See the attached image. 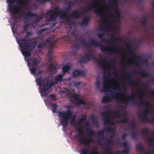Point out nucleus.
Listing matches in <instances>:
<instances>
[{"instance_id": "338daca9", "label": "nucleus", "mask_w": 154, "mask_h": 154, "mask_svg": "<svg viewBox=\"0 0 154 154\" xmlns=\"http://www.w3.org/2000/svg\"><path fill=\"white\" fill-rule=\"evenodd\" d=\"M86 105L89 106H91L92 105V103L91 102L89 101H87L86 102H85V104Z\"/></svg>"}, {"instance_id": "72a5a7b5", "label": "nucleus", "mask_w": 154, "mask_h": 154, "mask_svg": "<svg viewBox=\"0 0 154 154\" xmlns=\"http://www.w3.org/2000/svg\"><path fill=\"white\" fill-rule=\"evenodd\" d=\"M103 92H106L109 91L110 88L109 87H108L107 84L104 82L103 86Z\"/></svg>"}, {"instance_id": "a211bd4d", "label": "nucleus", "mask_w": 154, "mask_h": 154, "mask_svg": "<svg viewBox=\"0 0 154 154\" xmlns=\"http://www.w3.org/2000/svg\"><path fill=\"white\" fill-rule=\"evenodd\" d=\"M138 73L143 77H150V81L152 82H154V79L151 76L150 74L146 71H140Z\"/></svg>"}, {"instance_id": "864d4df0", "label": "nucleus", "mask_w": 154, "mask_h": 154, "mask_svg": "<svg viewBox=\"0 0 154 154\" xmlns=\"http://www.w3.org/2000/svg\"><path fill=\"white\" fill-rule=\"evenodd\" d=\"M101 113L102 116L104 118L106 117L108 115H109V114H107L106 112H102Z\"/></svg>"}, {"instance_id": "5fc2aeb1", "label": "nucleus", "mask_w": 154, "mask_h": 154, "mask_svg": "<svg viewBox=\"0 0 154 154\" xmlns=\"http://www.w3.org/2000/svg\"><path fill=\"white\" fill-rule=\"evenodd\" d=\"M80 75L83 77H84L85 75V72L84 71H81L79 70Z\"/></svg>"}, {"instance_id": "052dcab7", "label": "nucleus", "mask_w": 154, "mask_h": 154, "mask_svg": "<svg viewBox=\"0 0 154 154\" xmlns=\"http://www.w3.org/2000/svg\"><path fill=\"white\" fill-rule=\"evenodd\" d=\"M30 72L32 74L34 75L35 72L36 70L34 67H32L30 69Z\"/></svg>"}, {"instance_id": "412c9836", "label": "nucleus", "mask_w": 154, "mask_h": 154, "mask_svg": "<svg viewBox=\"0 0 154 154\" xmlns=\"http://www.w3.org/2000/svg\"><path fill=\"white\" fill-rule=\"evenodd\" d=\"M69 11V8H66L64 10H60V17L63 18L66 17Z\"/></svg>"}, {"instance_id": "4be33fe9", "label": "nucleus", "mask_w": 154, "mask_h": 154, "mask_svg": "<svg viewBox=\"0 0 154 154\" xmlns=\"http://www.w3.org/2000/svg\"><path fill=\"white\" fill-rule=\"evenodd\" d=\"M49 90L45 86H44L40 92L41 96L42 97L45 96L49 92Z\"/></svg>"}, {"instance_id": "58836bf2", "label": "nucleus", "mask_w": 154, "mask_h": 154, "mask_svg": "<svg viewBox=\"0 0 154 154\" xmlns=\"http://www.w3.org/2000/svg\"><path fill=\"white\" fill-rule=\"evenodd\" d=\"M70 67L68 65L63 66L62 68L63 72L66 73L67 72L69 69Z\"/></svg>"}, {"instance_id": "7c9ffc66", "label": "nucleus", "mask_w": 154, "mask_h": 154, "mask_svg": "<svg viewBox=\"0 0 154 154\" xmlns=\"http://www.w3.org/2000/svg\"><path fill=\"white\" fill-rule=\"evenodd\" d=\"M116 39V38L114 37V35H113V36L112 37L110 38L106 39L105 38H103L102 39V41L104 42H105L108 43H109L110 42L112 43L113 42H114Z\"/></svg>"}, {"instance_id": "37998d69", "label": "nucleus", "mask_w": 154, "mask_h": 154, "mask_svg": "<svg viewBox=\"0 0 154 154\" xmlns=\"http://www.w3.org/2000/svg\"><path fill=\"white\" fill-rule=\"evenodd\" d=\"M143 19L141 21V24L142 25H144L147 22V18L146 16L144 15L143 17Z\"/></svg>"}, {"instance_id": "423d86ee", "label": "nucleus", "mask_w": 154, "mask_h": 154, "mask_svg": "<svg viewBox=\"0 0 154 154\" xmlns=\"http://www.w3.org/2000/svg\"><path fill=\"white\" fill-rule=\"evenodd\" d=\"M88 135V137H91V136H94L97 134L99 136H100L101 137L99 139L98 141H100L101 140L103 139L104 137V134L105 131H108L110 132H113V134H115V130L113 129L111 127H107L104 128L102 131H99L95 133L93 131L91 130V129H89L86 131Z\"/></svg>"}, {"instance_id": "4c0bfd02", "label": "nucleus", "mask_w": 154, "mask_h": 154, "mask_svg": "<svg viewBox=\"0 0 154 154\" xmlns=\"http://www.w3.org/2000/svg\"><path fill=\"white\" fill-rule=\"evenodd\" d=\"M153 134L154 135L152 136V137L149 139L148 140L149 144V146H153L154 145L153 142L154 141V140H153V139L154 138V132H153Z\"/></svg>"}, {"instance_id": "0eeeda50", "label": "nucleus", "mask_w": 154, "mask_h": 154, "mask_svg": "<svg viewBox=\"0 0 154 154\" xmlns=\"http://www.w3.org/2000/svg\"><path fill=\"white\" fill-rule=\"evenodd\" d=\"M124 43L126 46L127 49L131 57L134 58L136 60L133 62V64L138 67L140 66L141 62L139 60H142L141 57L139 56H136L134 54V51L133 49L131 48V46L130 43L125 42Z\"/></svg>"}, {"instance_id": "6ab92c4d", "label": "nucleus", "mask_w": 154, "mask_h": 154, "mask_svg": "<svg viewBox=\"0 0 154 154\" xmlns=\"http://www.w3.org/2000/svg\"><path fill=\"white\" fill-rule=\"evenodd\" d=\"M45 81V77L43 75H41L39 78H37L36 80V82L38 85L40 86L43 85Z\"/></svg>"}, {"instance_id": "bf43d9fd", "label": "nucleus", "mask_w": 154, "mask_h": 154, "mask_svg": "<svg viewBox=\"0 0 154 154\" xmlns=\"http://www.w3.org/2000/svg\"><path fill=\"white\" fill-rule=\"evenodd\" d=\"M60 10L59 8L56 7L54 10V12H56L58 14V13H60Z\"/></svg>"}, {"instance_id": "774afa93", "label": "nucleus", "mask_w": 154, "mask_h": 154, "mask_svg": "<svg viewBox=\"0 0 154 154\" xmlns=\"http://www.w3.org/2000/svg\"><path fill=\"white\" fill-rule=\"evenodd\" d=\"M109 1L111 4H114L115 5L117 3V0H110Z\"/></svg>"}, {"instance_id": "cd10ccee", "label": "nucleus", "mask_w": 154, "mask_h": 154, "mask_svg": "<svg viewBox=\"0 0 154 154\" xmlns=\"http://www.w3.org/2000/svg\"><path fill=\"white\" fill-rule=\"evenodd\" d=\"M115 13L113 14L114 16L116 17L117 20H119L121 18V15L119 10L118 8H116L115 9Z\"/></svg>"}, {"instance_id": "f3484780", "label": "nucleus", "mask_w": 154, "mask_h": 154, "mask_svg": "<svg viewBox=\"0 0 154 154\" xmlns=\"http://www.w3.org/2000/svg\"><path fill=\"white\" fill-rule=\"evenodd\" d=\"M57 16V14L56 12H52L51 10L49 11L46 13V17L49 21L55 20Z\"/></svg>"}, {"instance_id": "8fccbe9b", "label": "nucleus", "mask_w": 154, "mask_h": 154, "mask_svg": "<svg viewBox=\"0 0 154 154\" xmlns=\"http://www.w3.org/2000/svg\"><path fill=\"white\" fill-rule=\"evenodd\" d=\"M100 88V83L99 81H97L95 85V88L96 90L99 89Z\"/></svg>"}, {"instance_id": "473e14b6", "label": "nucleus", "mask_w": 154, "mask_h": 154, "mask_svg": "<svg viewBox=\"0 0 154 154\" xmlns=\"http://www.w3.org/2000/svg\"><path fill=\"white\" fill-rule=\"evenodd\" d=\"M145 105L146 106L145 109L147 110L149 113H151L152 112V106L150 105V104L148 101H146L145 103Z\"/></svg>"}, {"instance_id": "f257e3e1", "label": "nucleus", "mask_w": 154, "mask_h": 154, "mask_svg": "<svg viewBox=\"0 0 154 154\" xmlns=\"http://www.w3.org/2000/svg\"><path fill=\"white\" fill-rule=\"evenodd\" d=\"M36 39L37 38H29L27 39L25 38L18 40L22 54L25 57H29L31 56V51L32 49L35 47L37 43Z\"/></svg>"}, {"instance_id": "6e6552de", "label": "nucleus", "mask_w": 154, "mask_h": 154, "mask_svg": "<svg viewBox=\"0 0 154 154\" xmlns=\"http://www.w3.org/2000/svg\"><path fill=\"white\" fill-rule=\"evenodd\" d=\"M29 0H24L22 1L21 0H18V2L20 3V5H23L24 4H27L28 3ZM15 0H7V2L8 5V11L11 12V14L13 16L17 14V11L16 8H20V6H17L14 7L12 4L14 2Z\"/></svg>"}, {"instance_id": "13d9d810", "label": "nucleus", "mask_w": 154, "mask_h": 154, "mask_svg": "<svg viewBox=\"0 0 154 154\" xmlns=\"http://www.w3.org/2000/svg\"><path fill=\"white\" fill-rule=\"evenodd\" d=\"M131 135L133 139L135 140L137 139V136L134 133L132 132L131 133Z\"/></svg>"}, {"instance_id": "e2e57ef3", "label": "nucleus", "mask_w": 154, "mask_h": 154, "mask_svg": "<svg viewBox=\"0 0 154 154\" xmlns=\"http://www.w3.org/2000/svg\"><path fill=\"white\" fill-rule=\"evenodd\" d=\"M76 122L74 120H71L70 124L72 126H74L76 125Z\"/></svg>"}, {"instance_id": "c85d7f7f", "label": "nucleus", "mask_w": 154, "mask_h": 154, "mask_svg": "<svg viewBox=\"0 0 154 154\" xmlns=\"http://www.w3.org/2000/svg\"><path fill=\"white\" fill-rule=\"evenodd\" d=\"M110 100L111 99L109 97V95L107 94L103 97L102 102V103H107L109 102Z\"/></svg>"}, {"instance_id": "2f4dec72", "label": "nucleus", "mask_w": 154, "mask_h": 154, "mask_svg": "<svg viewBox=\"0 0 154 154\" xmlns=\"http://www.w3.org/2000/svg\"><path fill=\"white\" fill-rule=\"evenodd\" d=\"M87 116L85 114L84 116L83 115L82 116V118L79 119V122H78V124L79 126L81 125L82 124L83 122H84L86 119Z\"/></svg>"}, {"instance_id": "0e129e2a", "label": "nucleus", "mask_w": 154, "mask_h": 154, "mask_svg": "<svg viewBox=\"0 0 154 154\" xmlns=\"http://www.w3.org/2000/svg\"><path fill=\"white\" fill-rule=\"evenodd\" d=\"M122 144L125 148L128 146V142H124Z\"/></svg>"}, {"instance_id": "c9c22d12", "label": "nucleus", "mask_w": 154, "mask_h": 154, "mask_svg": "<svg viewBox=\"0 0 154 154\" xmlns=\"http://www.w3.org/2000/svg\"><path fill=\"white\" fill-rule=\"evenodd\" d=\"M55 83L53 81H51V82H47L46 85L45 86V87L48 89L50 90V88L51 86L54 85L55 84Z\"/></svg>"}, {"instance_id": "1a4fd4ad", "label": "nucleus", "mask_w": 154, "mask_h": 154, "mask_svg": "<svg viewBox=\"0 0 154 154\" xmlns=\"http://www.w3.org/2000/svg\"><path fill=\"white\" fill-rule=\"evenodd\" d=\"M19 9L18 12L20 13V15L23 19L25 20H27L29 19H30L32 17H37L40 21L43 18V17L41 15L38 16L36 14L33 13L30 11H27L25 12L24 10H21L20 9L17 8Z\"/></svg>"}, {"instance_id": "7ed1b4c3", "label": "nucleus", "mask_w": 154, "mask_h": 154, "mask_svg": "<svg viewBox=\"0 0 154 154\" xmlns=\"http://www.w3.org/2000/svg\"><path fill=\"white\" fill-rule=\"evenodd\" d=\"M58 113V116L61 119L60 124L63 128L67 126L69 119L75 120L76 116L72 115V112L70 109H68L65 112L59 111Z\"/></svg>"}, {"instance_id": "49530a36", "label": "nucleus", "mask_w": 154, "mask_h": 154, "mask_svg": "<svg viewBox=\"0 0 154 154\" xmlns=\"http://www.w3.org/2000/svg\"><path fill=\"white\" fill-rule=\"evenodd\" d=\"M85 128L86 131H88V130L91 129L90 127V124L89 121H87L85 122Z\"/></svg>"}, {"instance_id": "3c124183", "label": "nucleus", "mask_w": 154, "mask_h": 154, "mask_svg": "<svg viewBox=\"0 0 154 154\" xmlns=\"http://www.w3.org/2000/svg\"><path fill=\"white\" fill-rule=\"evenodd\" d=\"M136 124L135 122H131L130 124V127L131 129H133L135 128Z\"/></svg>"}, {"instance_id": "b1692460", "label": "nucleus", "mask_w": 154, "mask_h": 154, "mask_svg": "<svg viewBox=\"0 0 154 154\" xmlns=\"http://www.w3.org/2000/svg\"><path fill=\"white\" fill-rule=\"evenodd\" d=\"M71 16L74 19H78L79 18L80 14L79 12L75 10L72 11Z\"/></svg>"}, {"instance_id": "9d476101", "label": "nucleus", "mask_w": 154, "mask_h": 154, "mask_svg": "<svg viewBox=\"0 0 154 154\" xmlns=\"http://www.w3.org/2000/svg\"><path fill=\"white\" fill-rule=\"evenodd\" d=\"M79 137V138L78 140L80 142L81 144H85L86 146L88 147H90V146L88 145V144L94 141V140L91 137H88L87 140H84L85 138L83 137V131L82 128H80L78 131Z\"/></svg>"}, {"instance_id": "a19ab883", "label": "nucleus", "mask_w": 154, "mask_h": 154, "mask_svg": "<svg viewBox=\"0 0 154 154\" xmlns=\"http://www.w3.org/2000/svg\"><path fill=\"white\" fill-rule=\"evenodd\" d=\"M137 149L140 151H142L143 150V148L140 144H137L136 145Z\"/></svg>"}, {"instance_id": "a878e982", "label": "nucleus", "mask_w": 154, "mask_h": 154, "mask_svg": "<svg viewBox=\"0 0 154 154\" xmlns=\"http://www.w3.org/2000/svg\"><path fill=\"white\" fill-rule=\"evenodd\" d=\"M63 75L62 74L57 75L55 77V84H57L59 82L63 81Z\"/></svg>"}, {"instance_id": "4468645a", "label": "nucleus", "mask_w": 154, "mask_h": 154, "mask_svg": "<svg viewBox=\"0 0 154 154\" xmlns=\"http://www.w3.org/2000/svg\"><path fill=\"white\" fill-rule=\"evenodd\" d=\"M124 74L126 75L125 77V78L127 79V80L128 84L130 86L133 87L134 86L137 85L140 81V79H138L134 80H131V76L130 74L127 73L126 70L124 71Z\"/></svg>"}, {"instance_id": "2eb2a0df", "label": "nucleus", "mask_w": 154, "mask_h": 154, "mask_svg": "<svg viewBox=\"0 0 154 154\" xmlns=\"http://www.w3.org/2000/svg\"><path fill=\"white\" fill-rule=\"evenodd\" d=\"M144 93L143 91H141L139 94V96L140 97V99L139 102H136L135 101H133L131 103L132 106L137 105L138 106H141L143 105H145L146 102H145L142 98L144 97Z\"/></svg>"}, {"instance_id": "5701e85b", "label": "nucleus", "mask_w": 154, "mask_h": 154, "mask_svg": "<svg viewBox=\"0 0 154 154\" xmlns=\"http://www.w3.org/2000/svg\"><path fill=\"white\" fill-rule=\"evenodd\" d=\"M76 42H78V41H80L81 44L85 47L87 48L90 46L89 44H88L86 43V40L85 39L81 40L79 38H78L77 37H76Z\"/></svg>"}, {"instance_id": "de8ad7c7", "label": "nucleus", "mask_w": 154, "mask_h": 154, "mask_svg": "<svg viewBox=\"0 0 154 154\" xmlns=\"http://www.w3.org/2000/svg\"><path fill=\"white\" fill-rule=\"evenodd\" d=\"M88 61V60H87L85 56L84 57L81 58L80 60V62L82 63H85Z\"/></svg>"}, {"instance_id": "393cba45", "label": "nucleus", "mask_w": 154, "mask_h": 154, "mask_svg": "<svg viewBox=\"0 0 154 154\" xmlns=\"http://www.w3.org/2000/svg\"><path fill=\"white\" fill-rule=\"evenodd\" d=\"M90 20V18L89 17H85L83 19L82 22L80 23V25L81 26L83 25L86 26Z\"/></svg>"}, {"instance_id": "6e6d98bb", "label": "nucleus", "mask_w": 154, "mask_h": 154, "mask_svg": "<svg viewBox=\"0 0 154 154\" xmlns=\"http://www.w3.org/2000/svg\"><path fill=\"white\" fill-rule=\"evenodd\" d=\"M92 122L93 124L94 125H96V127H98L99 126V123L97 122V121L96 120H95L94 121H92Z\"/></svg>"}, {"instance_id": "a18cd8bd", "label": "nucleus", "mask_w": 154, "mask_h": 154, "mask_svg": "<svg viewBox=\"0 0 154 154\" xmlns=\"http://www.w3.org/2000/svg\"><path fill=\"white\" fill-rule=\"evenodd\" d=\"M46 45V44L45 42H41L37 46V48H42L44 47Z\"/></svg>"}, {"instance_id": "39448f33", "label": "nucleus", "mask_w": 154, "mask_h": 154, "mask_svg": "<svg viewBox=\"0 0 154 154\" xmlns=\"http://www.w3.org/2000/svg\"><path fill=\"white\" fill-rule=\"evenodd\" d=\"M98 4V2L95 0L92 3L89 4L88 6L83 8L82 11L79 12L82 14H84L88 12L90 10H94V12L96 15L98 16H101L103 12L97 9V6Z\"/></svg>"}, {"instance_id": "ddd939ff", "label": "nucleus", "mask_w": 154, "mask_h": 154, "mask_svg": "<svg viewBox=\"0 0 154 154\" xmlns=\"http://www.w3.org/2000/svg\"><path fill=\"white\" fill-rule=\"evenodd\" d=\"M48 57L50 60V63L49 65V69L50 70V72L52 74H55L57 72V69L56 66H54L52 62L51 61L53 59V53L52 49H49L48 51Z\"/></svg>"}, {"instance_id": "680f3d73", "label": "nucleus", "mask_w": 154, "mask_h": 154, "mask_svg": "<svg viewBox=\"0 0 154 154\" xmlns=\"http://www.w3.org/2000/svg\"><path fill=\"white\" fill-rule=\"evenodd\" d=\"M150 113H149V112L147 110H146V109H145V110L143 112V113H142V114H143V115L144 116H148V114Z\"/></svg>"}, {"instance_id": "ea45409f", "label": "nucleus", "mask_w": 154, "mask_h": 154, "mask_svg": "<svg viewBox=\"0 0 154 154\" xmlns=\"http://www.w3.org/2000/svg\"><path fill=\"white\" fill-rule=\"evenodd\" d=\"M79 70H74L72 72V74L74 77H76L80 75Z\"/></svg>"}, {"instance_id": "f8f14e48", "label": "nucleus", "mask_w": 154, "mask_h": 154, "mask_svg": "<svg viewBox=\"0 0 154 154\" xmlns=\"http://www.w3.org/2000/svg\"><path fill=\"white\" fill-rule=\"evenodd\" d=\"M68 97L70 99V100L74 101H77L76 105H79L81 104L85 105V102L83 100L82 98H79V96L76 94H73L70 93H69L66 94Z\"/></svg>"}, {"instance_id": "f03ea898", "label": "nucleus", "mask_w": 154, "mask_h": 154, "mask_svg": "<svg viewBox=\"0 0 154 154\" xmlns=\"http://www.w3.org/2000/svg\"><path fill=\"white\" fill-rule=\"evenodd\" d=\"M111 95L116 100H119V103H124L126 106L129 103V100H134L136 99L135 94L134 93H132L130 95H127L126 94H121L115 93L112 94Z\"/></svg>"}, {"instance_id": "e433bc0d", "label": "nucleus", "mask_w": 154, "mask_h": 154, "mask_svg": "<svg viewBox=\"0 0 154 154\" xmlns=\"http://www.w3.org/2000/svg\"><path fill=\"white\" fill-rule=\"evenodd\" d=\"M122 119V120H121L120 121L119 123L121 124L127 123L128 122V119L127 117H123L122 116V117H120Z\"/></svg>"}, {"instance_id": "09e8293b", "label": "nucleus", "mask_w": 154, "mask_h": 154, "mask_svg": "<svg viewBox=\"0 0 154 154\" xmlns=\"http://www.w3.org/2000/svg\"><path fill=\"white\" fill-rule=\"evenodd\" d=\"M103 78L107 82H108L109 80L111 79V78L110 77V75L109 74L107 75H104Z\"/></svg>"}, {"instance_id": "c03bdc74", "label": "nucleus", "mask_w": 154, "mask_h": 154, "mask_svg": "<svg viewBox=\"0 0 154 154\" xmlns=\"http://www.w3.org/2000/svg\"><path fill=\"white\" fill-rule=\"evenodd\" d=\"M120 111L119 110H116L113 112V114L117 116L119 118H120L122 117V115L120 114Z\"/></svg>"}, {"instance_id": "c756f323", "label": "nucleus", "mask_w": 154, "mask_h": 154, "mask_svg": "<svg viewBox=\"0 0 154 154\" xmlns=\"http://www.w3.org/2000/svg\"><path fill=\"white\" fill-rule=\"evenodd\" d=\"M148 129L146 128L143 129L141 131V134L142 136L145 137V139H147V136H148L147 133L149 132Z\"/></svg>"}, {"instance_id": "aec40b11", "label": "nucleus", "mask_w": 154, "mask_h": 154, "mask_svg": "<svg viewBox=\"0 0 154 154\" xmlns=\"http://www.w3.org/2000/svg\"><path fill=\"white\" fill-rule=\"evenodd\" d=\"M111 119L112 118L110 115H108L105 118L103 124L106 125H114L115 124L114 122L110 120V119Z\"/></svg>"}, {"instance_id": "9b49d317", "label": "nucleus", "mask_w": 154, "mask_h": 154, "mask_svg": "<svg viewBox=\"0 0 154 154\" xmlns=\"http://www.w3.org/2000/svg\"><path fill=\"white\" fill-rule=\"evenodd\" d=\"M85 56L87 60L90 61L91 59H94L96 60L98 62L99 64L101 66L102 68L105 70L106 68V65L109 64L108 62H106L104 63L103 62L105 61V59L102 60H99L95 58L94 55L93 53H87L85 54Z\"/></svg>"}, {"instance_id": "f704fd0d", "label": "nucleus", "mask_w": 154, "mask_h": 154, "mask_svg": "<svg viewBox=\"0 0 154 154\" xmlns=\"http://www.w3.org/2000/svg\"><path fill=\"white\" fill-rule=\"evenodd\" d=\"M51 110L53 112H57L56 109L57 106L56 103H53L51 105Z\"/></svg>"}, {"instance_id": "603ef678", "label": "nucleus", "mask_w": 154, "mask_h": 154, "mask_svg": "<svg viewBox=\"0 0 154 154\" xmlns=\"http://www.w3.org/2000/svg\"><path fill=\"white\" fill-rule=\"evenodd\" d=\"M110 144H108L106 142L104 143L103 145H102V147H106L107 148V149H109V146Z\"/></svg>"}, {"instance_id": "bb28decb", "label": "nucleus", "mask_w": 154, "mask_h": 154, "mask_svg": "<svg viewBox=\"0 0 154 154\" xmlns=\"http://www.w3.org/2000/svg\"><path fill=\"white\" fill-rule=\"evenodd\" d=\"M139 116L142 118V121L143 122H146L150 123V120L148 119L147 118L148 116H145L143 115L142 113H140L139 114Z\"/></svg>"}, {"instance_id": "69168bd1", "label": "nucleus", "mask_w": 154, "mask_h": 154, "mask_svg": "<svg viewBox=\"0 0 154 154\" xmlns=\"http://www.w3.org/2000/svg\"><path fill=\"white\" fill-rule=\"evenodd\" d=\"M128 134H123L122 136V139L123 140H125L126 139V137L128 136Z\"/></svg>"}, {"instance_id": "79ce46f5", "label": "nucleus", "mask_w": 154, "mask_h": 154, "mask_svg": "<svg viewBox=\"0 0 154 154\" xmlns=\"http://www.w3.org/2000/svg\"><path fill=\"white\" fill-rule=\"evenodd\" d=\"M62 39L63 40L66 42L70 41L72 39V38L68 35H64L62 37Z\"/></svg>"}, {"instance_id": "4d7b16f0", "label": "nucleus", "mask_w": 154, "mask_h": 154, "mask_svg": "<svg viewBox=\"0 0 154 154\" xmlns=\"http://www.w3.org/2000/svg\"><path fill=\"white\" fill-rule=\"evenodd\" d=\"M104 28V26L101 25V26L98 27L97 29L98 31H101L103 30V29Z\"/></svg>"}, {"instance_id": "20e7f679", "label": "nucleus", "mask_w": 154, "mask_h": 154, "mask_svg": "<svg viewBox=\"0 0 154 154\" xmlns=\"http://www.w3.org/2000/svg\"><path fill=\"white\" fill-rule=\"evenodd\" d=\"M89 43L91 45L94 46L100 47L103 51H105L107 52L111 53L112 52H118L119 51L118 49L113 46L109 47V45H108L105 48L102 46L100 42L94 40H91L90 41Z\"/></svg>"}, {"instance_id": "dca6fc26", "label": "nucleus", "mask_w": 154, "mask_h": 154, "mask_svg": "<svg viewBox=\"0 0 154 154\" xmlns=\"http://www.w3.org/2000/svg\"><path fill=\"white\" fill-rule=\"evenodd\" d=\"M41 61L39 59L35 57H31L28 60V66L30 64L32 66L35 67Z\"/></svg>"}]
</instances>
